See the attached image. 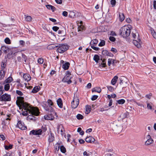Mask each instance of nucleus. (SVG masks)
I'll list each match as a JSON object with an SVG mask.
<instances>
[{
	"label": "nucleus",
	"mask_w": 156,
	"mask_h": 156,
	"mask_svg": "<svg viewBox=\"0 0 156 156\" xmlns=\"http://www.w3.org/2000/svg\"><path fill=\"white\" fill-rule=\"evenodd\" d=\"M112 129L116 132H120L122 129V126L117 122H114L113 124Z\"/></svg>",
	"instance_id": "7ed1b4c3"
},
{
	"label": "nucleus",
	"mask_w": 156,
	"mask_h": 156,
	"mask_svg": "<svg viewBox=\"0 0 156 156\" xmlns=\"http://www.w3.org/2000/svg\"><path fill=\"white\" fill-rule=\"evenodd\" d=\"M11 100L10 95L7 94H5L0 96V101H8Z\"/></svg>",
	"instance_id": "0eeeda50"
},
{
	"label": "nucleus",
	"mask_w": 156,
	"mask_h": 156,
	"mask_svg": "<svg viewBox=\"0 0 156 156\" xmlns=\"http://www.w3.org/2000/svg\"><path fill=\"white\" fill-rule=\"evenodd\" d=\"M59 27L56 26H54L52 27L53 30L55 31H57Z\"/></svg>",
	"instance_id": "bf43d9fd"
},
{
	"label": "nucleus",
	"mask_w": 156,
	"mask_h": 156,
	"mask_svg": "<svg viewBox=\"0 0 156 156\" xmlns=\"http://www.w3.org/2000/svg\"><path fill=\"white\" fill-rule=\"evenodd\" d=\"M60 149L61 152L63 153H65L66 151V148L63 145H62L60 146Z\"/></svg>",
	"instance_id": "4c0bfd02"
},
{
	"label": "nucleus",
	"mask_w": 156,
	"mask_h": 156,
	"mask_svg": "<svg viewBox=\"0 0 156 156\" xmlns=\"http://www.w3.org/2000/svg\"><path fill=\"white\" fill-rule=\"evenodd\" d=\"M22 58H23V60H24V64H26L27 62V57L24 54H22Z\"/></svg>",
	"instance_id": "c9c22d12"
},
{
	"label": "nucleus",
	"mask_w": 156,
	"mask_h": 156,
	"mask_svg": "<svg viewBox=\"0 0 156 156\" xmlns=\"http://www.w3.org/2000/svg\"><path fill=\"white\" fill-rule=\"evenodd\" d=\"M112 58H109L108 60V66H110L111 64L112 63Z\"/></svg>",
	"instance_id": "3c124183"
},
{
	"label": "nucleus",
	"mask_w": 156,
	"mask_h": 156,
	"mask_svg": "<svg viewBox=\"0 0 156 156\" xmlns=\"http://www.w3.org/2000/svg\"><path fill=\"white\" fill-rule=\"evenodd\" d=\"M23 77L24 79L27 81H28L30 80L31 79V77L28 74H25L23 75Z\"/></svg>",
	"instance_id": "dca6fc26"
},
{
	"label": "nucleus",
	"mask_w": 156,
	"mask_h": 156,
	"mask_svg": "<svg viewBox=\"0 0 156 156\" xmlns=\"http://www.w3.org/2000/svg\"><path fill=\"white\" fill-rule=\"evenodd\" d=\"M62 15L65 16H67L68 15V13L66 11H63L62 12Z\"/></svg>",
	"instance_id": "0e129e2a"
},
{
	"label": "nucleus",
	"mask_w": 156,
	"mask_h": 156,
	"mask_svg": "<svg viewBox=\"0 0 156 156\" xmlns=\"http://www.w3.org/2000/svg\"><path fill=\"white\" fill-rule=\"evenodd\" d=\"M44 109L46 111L48 112H52L53 110L52 108L50 106H46V105L44 106Z\"/></svg>",
	"instance_id": "4468645a"
},
{
	"label": "nucleus",
	"mask_w": 156,
	"mask_h": 156,
	"mask_svg": "<svg viewBox=\"0 0 156 156\" xmlns=\"http://www.w3.org/2000/svg\"><path fill=\"white\" fill-rule=\"evenodd\" d=\"M77 119L78 120L82 119L83 118V116L80 114H78L76 116Z\"/></svg>",
	"instance_id": "a19ab883"
},
{
	"label": "nucleus",
	"mask_w": 156,
	"mask_h": 156,
	"mask_svg": "<svg viewBox=\"0 0 156 156\" xmlns=\"http://www.w3.org/2000/svg\"><path fill=\"white\" fill-rule=\"evenodd\" d=\"M6 66V64H5V61H2L1 64V67L2 69L4 70V69L5 68Z\"/></svg>",
	"instance_id": "58836bf2"
},
{
	"label": "nucleus",
	"mask_w": 156,
	"mask_h": 156,
	"mask_svg": "<svg viewBox=\"0 0 156 156\" xmlns=\"http://www.w3.org/2000/svg\"><path fill=\"white\" fill-rule=\"evenodd\" d=\"M101 89L100 87H96L95 88H94L92 90V92H97L98 93H100L101 92Z\"/></svg>",
	"instance_id": "cd10ccee"
},
{
	"label": "nucleus",
	"mask_w": 156,
	"mask_h": 156,
	"mask_svg": "<svg viewBox=\"0 0 156 156\" xmlns=\"http://www.w3.org/2000/svg\"><path fill=\"white\" fill-rule=\"evenodd\" d=\"M111 51L114 53H116L117 52V51L116 49L114 48H111Z\"/></svg>",
	"instance_id": "e2e57ef3"
},
{
	"label": "nucleus",
	"mask_w": 156,
	"mask_h": 156,
	"mask_svg": "<svg viewBox=\"0 0 156 156\" xmlns=\"http://www.w3.org/2000/svg\"><path fill=\"white\" fill-rule=\"evenodd\" d=\"M107 88L108 89V90L111 92H112L114 90V89L111 86H108Z\"/></svg>",
	"instance_id": "603ef678"
},
{
	"label": "nucleus",
	"mask_w": 156,
	"mask_h": 156,
	"mask_svg": "<svg viewBox=\"0 0 156 156\" xmlns=\"http://www.w3.org/2000/svg\"><path fill=\"white\" fill-rule=\"evenodd\" d=\"M154 8V9H156V1H154V5H153Z\"/></svg>",
	"instance_id": "774afa93"
},
{
	"label": "nucleus",
	"mask_w": 156,
	"mask_h": 156,
	"mask_svg": "<svg viewBox=\"0 0 156 156\" xmlns=\"http://www.w3.org/2000/svg\"><path fill=\"white\" fill-rule=\"evenodd\" d=\"M147 108L151 110L152 109V104L147 103Z\"/></svg>",
	"instance_id": "c03bdc74"
},
{
	"label": "nucleus",
	"mask_w": 156,
	"mask_h": 156,
	"mask_svg": "<svg viewBox=\"0 0 156 156\" xmlns=\"http://www.w3.org/2000/svg\"><path fill=\"white\" fill-rule=\"evenodd\" d=\"M57 47V46L55 45V44H52L49 45L47 46V48L48 49L50 50L54 49L55 48Z\"/></svg>",
	"instance_id": "393cba45"
},
{
	"label": "nucleus",
	"mask_w": 156,
	"mask_h": 156,
	"mask_svg": "<svg viewBox=\"0 0 156 156\" xmlns=\"http://www.w3.org/2000/svg\"><path fill=\"white\" fill-rule=\"evenodd\" d=\"M94 60L95 62H98V60H99V57L97 55H95L94 57Z\"/></svg>",
	"instance_id": "e433bc0d"
},
{
	"label": "nucleus",
	"mask_w": 156,
	"mask_h": 156,
	"mask_svg": "<svg viewBox=\"0 0 156 156\" xmlns=\"http://www.w3.org/2000/svg\"><path fill=\"white\" fill-rule=\"evenodd\" d=\"M108 51L107 50H103L102 52V54L104 55H107Z\"/></svg>",
	"instance_id": "09e8293b"
},
{
	"label": "nucleus",
	"mask_w": 156,
	"mask_h": 156,
	"mask_svg": "<svg viewBox=\"0 0 156 156\" xmlns=\"http://www.w3.org/2000/svg\"><path fill=\"white\" fill-rule=\"evenodd\" d=\"M40 89V87L39 86H36L34 87L32 91H31V92L33 93H35L37 92Z\"/></svg>",
	"instance_id": "412c9836"
},
{
	"label": "nucleus",
	"mask_w": 156,
	"mask_h": 156,
	"mask_svg": "<svg viewBox=\"0 0 156 156\" xmlns=\"http://www.w3.org/2000/svg\"><path fill=\"white\" fill-rule=\"evenodd\" d=\"M10 88V85L9 83H7L5 84L4 86V89L5 90L7 91Z\"/></svg>",
	"instance_id": "79ce46f5"
},
{
	"label": "nucleus",
	"mask_w": 156,
	"mask_h": 156,
	"mask_svg": "<svg viewBox=\"0 0 156 156\" xmlns=\"http://www.w3.org/2000/svg\"><path fill=\"white\" fill-rule=\"evenodd\" d=\"M17 100L16 101V104L20 108H22L23 115L27 116L29 113L31 115H28V118L31 120H33L35 119V117L33 116H38L39 115L40 112L37 108H33L30 106L26 102H24L23 100L24 98L22 97H18Z\"/></svg>",
	"instance_id": "f257e3e1"
},
{
	"label": "nucleus",
	"mask_w": 156,
	"mask_h": 156,
	"mask_svg": "<svg viewBox=\"0 0 156 156\" xmlns=\"http://www.w3.org/2000/svg\"><path fill=\"white\" fill-rule=\"evenodd\" d=\"M13 80L12 78L10 76L5 80L4 82V83H10Z\"/></svg>",
	"instance_id": "f3484780"
},
{
	"label": "nucleus",
	"mask_w": 156,
	"mask_h": 156,
	"mask_svg": "<svg viewBox=\"0 0 156 156\" xmlns=\"http://www.w3.org/2000/svg\"><path fill=\"white\" fill-rule=\"evenodd\" d=\"M57 104L58 106L60 108H61L62 107L63 104L61 98H59L57 101Z\"/></svg>",
	"instance_id": "6ab92c4d"
},
{
	"label": "nucleus",
	"mask_w": 156,
	"mask_h": 156,
	"mask_svg": "<svg viewBox=\"0 0 156 156\" xmlns=\"http://www.w3.org/2000/svg\"><path fill=\"white\" fill-rule=\"evenodd\" d=\"M47 130L46 127L45 126H42L41 129L38 130H33L30 131V134H32L34 135H41L42 132H45Z\"/></svg>",
	"instance_id": "20e7f679"
},
{
	"label": "nucleus",
	"mask_w": 156,
	"mask_h": 156,
	"mask_svg": "<svg viewBox=\"0 0 156 156\" xmlns=\"http://www.w3.org/2000/svg\"><path fill=\"white\" fill-rule=\"evenodd\" d=\"M5 71L4 70L2 69L0 71V76L1 79H3L5 75Z\"/></svg>",
	"instance_id": "a878e982"
},
{
	"label": "nucleus",
	"mask_w": 156,
	"mask_h": 156,
	"mask_svg": "<svg viewBox=\"0 0 156 156\" xmlns=\"http://www.w3.org/2000/svg\"><path fill=\"white\" fill-rule=\"evenodd\" d=\"M54 139V137L52 133H51L49 135L48 140L49 143H51L53 141Z\"/></svg>",
	"instance_id": "4be33fe9"
},
{
	"label": "nucleus",
	"mask_w": 156,
	"mask_h": 156,
	"mask_svg": "<svg viewBox=\"0 0 156 156\" xmlns=\"http://www.w3.org/2000/svg\"><path fill=\"white\" fill-rule=\"evenodd\" d=\"M79 104V99L77 97L75 98L74 96L73 101L71 102V106L73 108H75L78 106Z\"/></svg>",
	"instance_id": "6e6552de"
},
{
	"label": "nucleus",
	"mask_w": 156,
	"mask_h": 156,
	"mask_svg": "<svg viewBox=\"0 0 156 156\" xmlns=\"http://www.w3.org/2000/svg\"><path fill=\"white\" fill-rule=\"evenodd\" d=\"M16 93L18 95L22 96L23 95V93L19 90H16Z\"/></svg>",
	"instance_id": "de8ad7c7"
},
{
	"label": "nucleus",
	"mask_w": 156,
	"mask_h": 156,
	"mask_svg": "<svg viewBox=\"0 0 156 156\" xmlns=\"http://www.w3.org/2000/svg\"><path fill=\"white\" fill-rule=\"evenodd\" d=\"M131 26H125L120 29L119 34L123 37L126 38L128 37L131 32Z\"/></svg>",
	"instance_id": "f03ea898"
},
{
	"label": "nucleus",
	"mask_w": 156,
	"mask_h": 156,
	"mask_svg": "<svg viewBox=\"0 0 156 156\" xmlns=\"http://www.w3.org/2000/svg\"><path fill=\"white\" fill-rule=\"evenodd\" d=\"M72 78L71 76L66 75L62 79V81L64 82H67L68 84H69L72 83V81L71 80Z\"/></svg>",
	"instance_id": "9d476101"
},
{
	"label": "nucleus",
	"mask_w": 156,
	"mask_h": 156,
	"mask_svg": "<svg viewBox=\"0 0 156 156\" xmlns=\"http://www.w3.org/2000/svg\"><path fill=\"white\" fill-rule=\"evenodd\" d=\"M44 118L45 120H53L54 118V117L53 115L50 114L44 115Z\"/></svg>",
	"instance_id": "ddd939ff"
},
{
	"label": "nucleus",
	"mask_w": 156,
	"mask_h": 156,
	"mask_svg": "<svg viewBox=\"0 0 156 156\" xmlns=\"http://www.w3.org/2000/svg\"><path fill=\"white\" fill-rule=\"evenodd\" d=\"M90 111V108L89 106L87 105L86 106V114H88Z\"/></svg>",
	"instance_id": "2f4dec72"
},
{
	"label": "nucleus",
	"mask_w": 156,
	"mask_h": 156,
	"mask_svg": "<svg viewBox=\"0 0 156 156\" xmlns=\"http://www.w3.org/2000/svg\"><path fill=\"white\" fill-rule=\"evenodd\" d=\"M46 6L48 9L51 10L53 12L54 11L55 9V8L54 6L50 5H47Z\"/></svg>",
	"instance_id": "b1692460"
},
{
	"label": "nucleus",
	"mask_w": 156,
	"mask_h": 156,
	"mask_svg": "<svg viewBox=\"0 0 156 156\" xmlns=\"http://www.w3.org/2000/svg\"><path fill=\"white\" fill-rule=\"evenodd\" d=\"M119 79L120 80L119 84L120 85H122L123 87H126L128 85V80L126 77L121 76Z\"/></svg>",
	"instance_id": "423d86ee"
},
{
	"label": "nucleus",
	"mask_w": 156,
	"mask_h": 156,
	"mask_svg": "<svg viewBox=\"0 0 156 156\" xmlns=\"http://www.w3.org/2000/svg\"><path fill=\"white\" fill-rule=\"evenodd\" d=\"M83 155L84 156H89L90 154H88L86 151H84L83 152Z\"/></svg>",
	"instance_id": "69168bd1"
},
{
	"label": "nucleus",
	"mask_w": 156,
	"mask_h": 156,
	"mask_svg": "<svg viewBox=\"0 0 156 156\" xmlns=\"http://www.w3.org/2000/svg\"><path fill=\"white\" fill-rule=\"evenodd\" d=\"M117 102L119 104H123L125 103V101L123 99H121L117 101Z\"/></svg>",
	"instance_id": "ea45409f"
},
{
	"label": "nucleus",
	"mask_w": 156,
	"mask_h": 156,
	"mask_svg": "<svg viewBox=\"0 0 156 156\" xmlns=\"http://www.w3.org/2000/svg\"><path fill=\"white\" fill-rule=\"evenodd\" d=\"M24 16L25 20L27 22H30L31 21L32 18L31 16L26 15H25Z\"/></svg>",
	"instance_id": "bb28decb"
},
{
	"label": "nucleus",
	"mask_w": 156,
	"mask_h": 156,
	"mask_svg": "<svg viewBox=\"0 0 156 156\" xmlns=\"http://www.w3.org/2000/svg\"><path fill=\"white\" fill-rule=\"evenodd\" d=\"M61 64L62 65V67L64 70H67L69 67L70 64L69 62H65L63 60H61Z\"/></svg>",
	"instance_id": "1a4fd4ad"
},
{
	"label": "nucleus",
	"mask_w": 156,
	"mask_h": 156,
	"mask_svg": "<svg viewBox=\"0 0 156 156\" xmlns=\"http://www.w3.org/2000/svg\"><path fill=\"white\" fill-rule=\"evenodd\" d=\"M98 43V41L96 39H93L91 41L90 43L91 45H97Z\"/></svg>",
	"instance_id": "c85d7f7f"
},
{
	"label": "nucleus",
	"mask_w": 156,
	"mask_h": 156,
	"mask_svg": "<svg viewBox=\"0 0 156 156\" xmlns=\"http://www.w3.org/2000/svg\"><path fill=\"white\" fill-rule=\"evenodd\" d=\"M118 79V76H115L112 79L111 81V84L113 85H114L116 83Z\"/></svg>",
	"instance_id": "a211bd4d"
},
{
	"label": "nucleus",
	"mask_w": 156,
	"mask_h": 156,
	"mask_svg": "<svg viewBox=\"0 0 156 156\" xmlns=\"http://www.w3.org/2000/svg\"><path fill=\"white\" fill-rule=\"evenodd\" d=\"M60 147V143H57L55 146V150H57V151H59Z\"/></svg>",
	"instance_id": "f704fd0d"
},
{
	"label": "nucleus",
	"mask_w": 156,
	"mask_h": 156,
	"mask_svg": "<svg viewBox=\"0 0 156 156\" xmlns=\"http://www.w3.org/2000/svg\"><path fill=\"white\" fill-rule=\"evenodd\" d=\"M12 147V146L11 145H9V146H5V148L6 150H8L9 149H11Z\"/></svg>",
	"instance_id": "6e6d98bb"
},
{
	"label": "nucleus",
	"mask_w": 156,
	"mask_h": 156,
	"mask_svg": "<svg viewBox=\"0 0 156 156\" xmlns=\"http://www.w3.org/2000/svg\"><path fill=\"white\" fill-rule=\"evenodd\" d=\"M153 142V140L152 139H148L145 142V144L146 145H148L151 144H152Z\"/></svg>",
	"instance_id": "c756f323"
},
{
	"label": "nucleus",
	"mask_w": 156,
	"mask_h": 156,
	"mask_svg": "<svg viewBox=\"0 0 156 156\" xmlns=\"http://www.w3.org/2000/svg\"><path fill=\"white\" fill-rule=\"evenodd\" d=\"M95 45H91V48L95 51H98L99 49V48L98 47H95Z\"/></svg>",
	"instance_id": "864d4df0"
},
{
	"label": "nucleus",
	"mask_w": 156,
	"mask_h": 156,
	"mask_svg": "<svg viewBox=\"0 0 156 156\" xmlns=\"http://www.w3.org/2000/svg\"><path fill=\"white\" fill-rule=\"evenodd\" d=\"M69 48L68 46L64 44H60L58 46L57 51L60 53H63L66 51Z\"/></svg>",
	"instance_id": "39448f33"
},
{
	"label": "nucleus",
	"mask_w": 156,
	"mask_h": 156,
	"mask_svg": "<svg viewBox=\"0 0 156 156\" xmlns=\"http://www.w3.org/2000/svg\"><path fill=\"white\" fill-rule=\"evenodd\" d=\"M47 102L48 104V105L49 106H52L53 105V103L52 102V101L50 99H49L47 101Z\"/></svg>",
	"instance_id": "49530a36"
},
{
	"label": "nucleus",
	"mask_w": 156,
	"mask_h": 156,
	"mask_svg": "<svg viewBox=\"0 0 156 156\" xmlns=\"http://www.w3.org/2000/svg\"><path fill=\"white\" fill-rule=\"evenodd\" d=\"M119 20L121 21H122L125 19V16L124 14L122 13H119Z\"/></svg>",
	"instance_id": "5701e85b"
},
{
	"label": "nucleus",
	"mask_w": 156,
	"mask_h": 156,
	"mask_svg": "<svg viewBox=\"0 0 156 156\" xmlns=\"http://www.w3.org/2000/svg\"><path fill=\"white\" fill-rule=\"evenodd\" d=\"M98 96L96 95H94L91 98V99L92 101H94L96 100L98 98Z\"/></svg>",
	"instance_id": "13d9d810"
},
{
	"label": "nucleus",
	"mask_w": 156,
	"mask_h": 156,
	"mask_svg": "<svg viewBox=\"0 0 156 156\" xmlns=\"http://www.w3.org/2000/svg\"><path fill=\"white\" fill-rule=\"evenodd\" d=\"M44 62L43 59L42 58H39L38 60V62L40 64H42Z\"/></svg>",
	"instance_id": "8fccbe9b"
},
{
	"label": "nucleus",
	"mask_w": 156,
	"mask_h": 156,
	"mask_svg": "<svg viewBox=\"0 0 156 156\" xmlns=\"http://www.w3.org/2000/svg\"><path fill=\"white\" fill-rule=\"evenodd\" d=\"M152 35L156 39V33L154 31V32H152Z\"/></svg>",
	"instance_id": "338daca9"
},
{
	"label": "nucleus",
	"mask_w": 156,
	"mask_h": 156,
	"mask_svg": "<svg viewBox=\"0 0 156 156\" xmlns=\"http://www.w3.org/2000/svg\"><path fill=\"white\" fill-rule=\"evenodd\" d=\"M75 16V13L72 11H70L69 12V16L70 18H73Z\"/></svg>",
	"instance_id": "473e14b6"
},
{
	"label": "nucleus",
	"mask_w": 156,
	"mask_h": 156,
	"mask_svg": "<svg viewBox=\"0 0 156 156\" xmlns=\"http://www.w3.org/2000/svg\"><path fill=\"white\" fill-rule=\"evenodd\" d=\"M85 141L86 142L90 143H94L95 141L94 139L91 136L87 137L85 139Z\"/></svg>",
	"instance_id": "f8f14e48"
},
{
	"label": "nucleus",
	"mask_w": 156,
	"mask_h": 156,
	"mask_svg": "<svg viewBox=\"0 0 156 156\" xmlns=\"http://www.w3.org/2000/svg\"><path fill=\"white\" fill-rule=\"evenodd\" d=\"M109 40L112 42L115 41V38L113 37L110 36L109 37Z\"/></svg>",
	"instance_id": "5fc2aeb1"
},
{
	"label": "nucleus",
	"mask_w": 156,
	"mask_h": 156,
	"mask_svg": "<svg viewBox=\"0 0 156 156\" xmlns=\"http://www.w3.org/2000/svg\"><path fill=\"white\" fill-rule=\"evenodd\" d=\"M5 42L7 44H9L11 43L10 40L8 37H6L5 39Z\"/></svg>",
	"instance_id": "a18cd8bd"
},
{
	"label": "nucleus",
	"mask_w": 156,
	"mask_h": 156,
	"mask_svg": "<svg viewBox=\"0 0 156 156\" xmlns=\"http://www.w3.org/2000/svg\"><path fill=\"white\" fill-rule=\"evenodd\" d=\"M18 126L19 128L22 130H24L27 129V127L25 126L24 123L21 121H18Z\"/></svg>",
	"instance_id": "9b49d317"
},
{
	"label": "nucleus",
	"mask_w": 156,
	"mask_h": 156,
	"mask_svg": "<svg viewBox=\"0 0 156 156\" xmlns=\"http://www.w3.org/2000/svg\"><path fill=\"white\" fill-rule=\"evenodd\" d=\"M20 44L22 46H23L25 44V42L21 40L20 41Z\"/></svg>",
	"instance_id": "680f3d73"
},
{
	"label": "nucleus",
	"mask_w": 156,
	"mask_h": 156,
	"mask_svg": "<svg viewBox=\"0 0 156 156\" xmlns=\"http://www.w3.org/2000/svg\"><path fill=\"white\" fill-rule=\"evenodd\" d=\"M1 50L4 53H7L9 51V48L6 46H2L1 47Z\"/></svg>",
	"instance_id": "aec40b11"
},
{
	"label": "nucleus",
	"mask_w": 156,
	"mask_h": 156,
	"mask_svg": "<svg viewBox=\"0 0 156 156\" xmlns=\"http://www.w3.org/2000/svg\"><path fill=\"white\" fill-rule=\"evenodd\" d=\"M128 114L127 113H123L121 114L120 116V117L122 119H124L127 117Z\"/></svg>",
	"instance_id": "72a5a7b5"
},
{
	"label": "nucleus",
	"mask_w": 156,
	"mask_h": 156,
	"mask_svg": "<svg viewBox=\"0 0 156 156\" xmlns=\"http://www.w3.org/2000/svg\"><path fill=\"white\" fill-rule=\"evenodd\" d=\"M105 44V41L104 40L101 41V42L98 44L99 46L101 47L104 46Z\"/></svg>",
	"instance_id": "37998d69"
},
{
	"label": "nucleus",
	"mask_w": 156,
	"mask_h": 156,
	"mask_svg": "<svg viewBox=\"0 0 156 156\" xmlns=\"http://www.w3.org/2000/svg\"><path fill=\"white\" fill-rule=\"evenodd\" d=\"M138 41L136 40H133V44L138 48H139L141 47L139 42L140 41V39H138Z\"/></svg>",
	"instance_id": "2eb2a0df"
},
{
	"label": "nucleus",
	"mask_w": 156,
	"mask_h": 156,
	"mask_svg": "<svg viewBox=\"0 0 156 156\" xmlns=\"http://www.w3.org/2000/svg\"><path fill=\"white\" fill-rule=\"evenodd\" d=\"M15 54V53H13V52L12 51H11L7 55V56L8 58L10 59L12 57H13L14 55Z\"/></svg>",
	"instance_id": "7c9ffc66"
},
{
	"label": "nucleus",
	"mask_w": 156,
	"mask_h": 156,
	"mask_svg": "<svg viewBox=\"0 0 156 156\" xmlns=\"http://www.w3.org/2000/svg\"><path fill=\"white\" fill-rule=\"evenodd\" d=\"M5 137L4 136V135H0V139L2 140H5Z\"/></svg>",
	"instance_id": "052dcab7"
},
{
	"label": "nucleus",
	"mask_w": 156,
	"mask_h": 156,
	"mask_svg": "<svg viewBox=\"0 0 156 156\" xmlns=\"http://www.w3.org/2000/svg\"><path fill=\"white\" fill-rule=\"evenodd\" d=\"M111 5H112V6H114L115 5L116 3L115 0H111Z\"/></svg>",
	"instance_id": "4d7b16f0"
}]
</instances>
